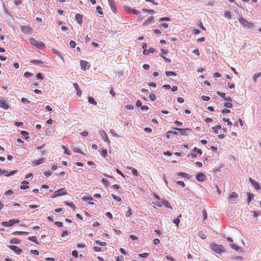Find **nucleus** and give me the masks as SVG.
Masks as SVG:
<instances>
[{
	"label": "nucleus",
	"mask_w": 261,
	"mask_h": 261,
	"mask_svg": "<svg viewBox=\"0 0 261 261\" xmlns=\"http://www.w3.org/2000/svg\"><path fill=\"white\" fill-rule=\"evenodd\" d=\"M211 248L215 252L219 254L225 252L224 247L222 245L216 243H212L211 244Z\"/></svg>",
	"instance_id": "nucleus-1"
},
{
	"label": "nucleus",
	"mask_w": 261,
	"mask_h": 261,
	"mask_svg": "<svg viewBox=\"0 0 261 261\" xmlns=\"http://www.w3.org/2000/svg\"><path fill=\"white\" fill-rule=\"evenodd\" d=\"M240 23L243 27L251 28L254 27V23L248 21L242 16L238 18Z\"/></svg>",
	"instance_id": "nucleus-2"
},
{
	"label": "nucleus",
	"mask_w": 261,
	"mask_h": 261,
	"mask_svg": "<svg viewBox=\"0 0 261 261\" xmlns=\"http://www.w3.org/2000/svg\"><path fill=\"white\" fill-rule=\"evenodd\" d=\"M29 41L30 43L32 45L36 46L37 48H43L45 46V45L43 42L38 41L33 38H31Z\"/></svg>",
	"instance_id": "nucleus-3"
},
{
	"label": "nucleus",
	"mask_w": 261,
	"mask_h": 261,
	"mask_svg": "<svg viewBox=\"0 0 261 261\" xmlns=\"http://www.w3.org/2000/svg\"><path fill=\"white\" fill-rule=\"evenodd\" d=\"M67 194L65 188H61L58 191L54 192V194L50 196L51 198H55L57 197L65 195Z\"/></svg>",
	"instance_id": "nucleus-4"
},
{
	"label": "nucleus",
	"mask_w": 261,
	"mask_h": 261,
	"mask_svg": "<svg viewBox=\"0 0 261 261\" xmlns=\"http://www.w3.org/2000/svg\"><path fill=\"white\" fill-rule=\"evenodd\" d=\"M0 107L5 110H7L10 107L7 99L3 97H0Z\"/></svg>",
	"instance_id": "nucleus-5"
},
{
	"label": "nucleus",
	"mask_w": 261,
	"mask_h": 261,
	"mask_svg": "<svg viewBox=\"0 0 261 261\" xmlns=\"http://www.w3.org/2000/svg\"><path fill=\"white\" fill-rule=\"evenodd\" d=\"M19 221L16 219H11L9 221H4L2 223L3 226L5 227H10L15 224L18 223Z\"/></svg>",
	"instance_id": "nucleus-6"
},
{
	"label": "nucleus",
	"mask_w": 261,
	"mask_h": 261,
	"mask_svg": "<svg viewBox=\"0 0 261 261\" xmlns=\"http://www.w3.org/2000/svg\"><path fill=\"white\" fill-rule=\"evenodd\" d=\"M173 129L179 131L181 136H187L188 133L191 132V129L189 128H180L177 127H174Z\"/></svg>",
	"instance_id": "nucleus-7"
},
{
	"label": "nucleus",
	"mask_w": 261,
	"mask_h": 261,
	"mask_svg": "<svg viewBox=\"0 0 261 261\" xmlns=\"http://www.w3.org/2000/svg\"><path fill=\"white\" fill-rule=\"evenodd\" d=\"M21 30L24 34H31L33 31V29L30 25H23L21 27Z\"/></svg>",
	"instance_id": "nucleus-8"
},
{
	"label": "nucleus",
	"mask_w": 261,
	"mask_h": 261,
	"mask_svg": "<svg viewBox=\"0 0 261 261\" xmlns=\"http://www.w3.org/2000/svg\"><path fill=\"white\" fill-rule=\"evenodd\" d=\"M238 195L237 193L233 192H232L229 197L230 202L232 203H237L238 200Z\"/></svg>",
	"instance_id": "nucleus-9"
},
{
	"label": "nucleus",
	"mask_w": 261,
	"mask_h": 261,
	"mask_svg": "<svg viewBox=\"0 0 261 261\" xmlns=\"http://www.w3.org/2000/svg\"><path fill=\"white\" fill-rule=\"evenodd\" d=\"M154 199L153 201V203L155 205H156L158 206L161 207L162 206V202L163 200H162L159 196L156 194H154Z\"/></svg>",
	"instance_id": "nucleus-10"
},
{
	"label": "nucleus",
	"mask_w": 261,
	"mask_h": 261,
	"mask_svg": "<svg viewBox=\"0 0 261 261\" xmlns=\"http://www.w3.org/2000/svg\"><path fill=\"white\" fill-rule=\"evenodd\" d=\"M192 152L191 153V156L193 158H196L197 155L195 154H197L199 155H201L202 153V151L200 149H198L197 147H194L192 150Z\"/></svg>",
	"instance_id": "nucleus-11"
},
{
	"label": "nucleus",
	"mask_w": 261,
	"mask_h": 261,
	"mask_svg": "<svg viewBox=\"0 0 261 261\" xmlns=\"http://www.w3.org/2000/svg\"><path fill=\"white\" fill-rule=\"evenodd\" d=\"M80 66L81 69L84 70L89 69L90 67V66L88 64V63L84 60H82L80 61Z\"/></svg>",
	"instance_id": "nucleus-12"
},
{
	"label": "nucleus",
	"mask_w": 261,
	"mask_h": 261,
	"mask_svg": "<svg viewBox=\"0 0 261 261\" xmlns=\"http://www.w3.org/2000/svg\"><path fill=\"white\" fill-rule=\"evenodd\" d=\"M196 179L199 181L202 182L205 180L206 176L204 173H200L196 175Z\"/></svg>",
	"instance_id": "nucleus-13"
},
{
	"label": "nucleus",
	"mask_w": 261,
	"mask_h": 261,
	"mask_svg": "<svg viewBox=\"0 0 261 261\" xmlns=\"http://www.w3.org/2000/svg\"><path fill=\"white\" fill-rule=\"evenodd\" d=\"M17 172V170H14V171H11L9 173H8V171L7 170H5V169H1V171H0V173L1 174H5L6 176H10L11 175H14V174H15L16 172Z\"/></svg>",
	"instance_id": "nucleus-14"
},
{
	"label": "nucleus",
	"mask_w": 261,
	"mask_h": 261,
	"mask_svg": "<svg viewBox=\"0 0 261 261\" xmlns=\"http://www.w3.org/2000/svg\"><path fill=\"white\" fill-rule=\"evenodd\" d=\"M8 247L11 249L12 250L14 251L17 254H20L22 252V250L17 246L10 245L8 246Z\"/></svg>",
	"instance_id": "nucleus-15"
},
{
	"label": "nucleus",
	"mask_w": 261,
	"mask_h": 261,
	"mask_svg": "<svg viewBox=\"0 0 261 261\" xmlns=\"http://www.w3.org/2000/svg\"><path fill=\"white\" fill-rule=\"evenodd\" d=\"M73 86L76 90V94L79 96H81L82 94V92L81 89L80 88V87H79L78 84L77 83H74L73 84Z\"/></svg>",
	"instance_id": "nucleus-16"
},
{
	"label": "nucleus",
	"mask_w": 261,
	"mask_h": 261,
	"mask_svg": "<svg viewBox=\"0 0 261 261\" xmlns=\"http://www.w3.org/2000/svg\"><path fill=\"white\" fill-rule=\"evenodd\" d=\"M154 17L152 16L149 17L143 23L144 26L147 25L148 24L151 23L153 22Z\"/></svg>",
	"instance_id": "nucleus-17"
},
{
	"label": "nucleus",
	"mask_w": 261,
	"mask_h": 261,
	"mask_svg": "<svg viewBox=\"0 0 261 261\" xmlns=\"http://www.w3.org/2000/svg\"><path fill=\"white\" fill-rule=\"evenodd\" d=\"M75 19L80 24H81L83 22V16L80 14H77L75 15Z\"/></svg>",
	"instance_id": "nucleus-18"
},
{
	"label": "nucleus",
	"mask_w": 261,
	"mask_h": 261,
	"mask_svg": "<svg viewBox=\"0 0 261 261\" xmlns=\"http://www.w3.org/2000/svg\"><path fill=\"white\" fill-rule=\"evenodd\" d=\"M99 134L100 135V136L105 140V141H109V138L108 137V136L104 130H100L99 132Z\"/></svg>",
	"instance_id": "nucleus-19"
},
{
	"label": "nucleus",
	"mask_w": 261,
	"mask_h": 261,
	"mask_svg": "<svg viewBox=\"0 0 261 261\" xmlns=\"http://www.w3.org/2000/svg\"><path fill=\"white\" fill-rule=\"evenodd\" d=\"M108 2H109V4L110 6L111 7V9H112V11L114 12H116V10H117V9H116V7L115 6V4L114 1L113 0H108Z\"/></svg>",
	"instance_id": "nucleus-20"
},
{
	"label": "nucleus",
	"mask_w": 261,
	"mask_h": 261,
	"mask_svg": "<svg viewBox=\"0 0 261 261\" xmlns=\"http://www.w3.org/2000/svg\"><path fill=\"white\" fill-rule=\"evenodd\" d=\"M155 50L153 47H150L148 49H144L143 51V54L144 55H147L149 53H154Z\"/></svg>",
	"instance_id": "nucleus-21"
},
{
	"label": "nucleus",
	"mask_w": 261,
	"mask_h": 261,
	"mask_svg": "<svg viewBox=\"0 0 261 261\" xmlns=\"http://www.w3.org/2000/svg\"><path fill=\"white\" fill-rule=\"evenodd\" d=\"M249 179H250V182L254 186V187L255 189L258 190L259 189V184L255 180H254L252 178H250Z\"/></svg>",
	"instance_id": "nucleus-22"
},
{
	"label": "nucleus",
	"mask_w": 261,
	"mask_h": 261,
	"mask_svg": "<svg viewBox=\"0 0 261 261\" xmlns=\"http://www.w3.org/2000/svg\"><path fill=\"white\" fill-rule=\"evenodd\" d=\"M44 161H45L44 158L40 159L37 161H34L33 162V164L34 166H38L39 165H40V164L43 163L44 162Z\"/></svg>",
	"instance_id": "nucleus-23"
},
{
	"label": "nucleus",
	"mask_w": 261,
	"mask_h": 261,
	"mask_svg": "<svg viewBox=\"0 0 261 261\" xmlns=\"http://www.w3.org/2000/svg\"><path fill=\"white\" fill-rule=\"evenodd\" d=\"M126 168L128 170H130L132 171V173L135 176H138L139 175L138 171L136 169L133 168L129 166H127Z\"/></svg>",
	"instance_id": "nucleus-24"
},
{
	"label": "nucleus",
	"mask_w": 261,
	"mask_h": 261,
	"mask_svg": "<svg viewBox=\"0 0 261 261\" xmlns=\"http://www.w3.org/2000/svg\"><path fill=\"white\" fill-rule=\"evenodd\" d=\"M64 203L65 205L69 206L71 207L73 211H74L76 209V206L72 202H69L67 201H64Z\"/></svg>",
	"instance_id": "nucleus-25"
},
{
	"label": "nucleus",
	"mask_w": 261,
	"mask_h": 261,
	"mask_svg": "<svg viewBox=\"0 0 261 261\" xmlns=\"http://www.w3.org/2000/svg\"><path fill=\"white\" fill-rule=\"evenodd\" d=\"M88 101L91 104H92L94 106L97 105V102L95 101L94 98L92 97H89L88 98Z\"/></svg>",
	"instance_id": "nucleus-26"
},
{
	"label": "nucleus",
	"mask_w": 261,
	"mask_h": 261,
	"mask_svg": "<svg viewBox=\"0 0 261 261\" xmlns=\"http://www.w3.org/2000/svg\"><path fill=\"white\" fill-rule=\"evenodd\" d=\"M28 240L35 243L37 244H38V241L37 238L36 236H32L28 238Z\"/></svg>",
	"instance_id": "nucleus-27"
},
{
	"label": "nucleus",
	"mask_w": 261,
	"mask_h": 261,
	"mask_svg": "<svg viewBox=\"0 0 261 261\" xmlns=\"http://www.w3.org/2000/svg\"><path fill=\"white\" fill-rule=\"evenodd\" d=\"M28 234V232L21 231H16L12 233V234H13V235H16V234L23 235V234Z\"/></svg>",
	"instance_id": "nucleus-28"
},
{
	"label": "nucleus",
	"mask_w": 261,
	"mask_h": 261,
	"mask_svg": "<svg viewBox=\"0 0 261 261\" xmlns=\"http://www.w3.org/2000/svg\"><path fill=\"white\" fill-rule=\"evenodd\" d=\"M96 11L97 14L100 16H102L103 15V12L102 11L101 8L100 6H97L96 7Z\"/></svg>",
	"instance_id": "nucleus-29"
},
{
	"label": "nucleus",
	"mask_w": 261,
	"mask_h": 261,
	"mask_svg": "<svg viewBox=\"0 0 261 261\" xmlns=\"http://www.w3.org/2000/svg\"><path fill=\"white\" fill-rule=\"evenodd\" d=\"M21 135H22V136H25V137L24 138V139L25 140H28L29 139V137L28 136V135H29L28 132H27L26 131H24V130H22L21 132Z\"/></svg>",
	"instance_id": "nucleus-30"
},
{
	"label": "nucleus",
	"mask_w": 261,
	"mask_h": 261,
	"mask_svg": "<svg viewBox=\"0 0 261 261\" xmlns=\"http://www.w3.org/2000/svg\"><path fill=\"white\" fill-rule=\"evenodd\" d=\"M164 205L165 207L172 209V207L170 206L169 202L166 200H163L162 205Z\"/></svg>",
	"instance_id": "nucleus-31"
},
{
	"label": "nucleus",
	"mask_w": 261,
	"mask_h": 261,
	"mask_svg": "<svg viewBox=\"0 0 261 261\" xmlns=\"http://www.w3.org/2000/svg\"><path fill=\"white\" fill-rule=\"evenodd\" d=\"M221 126L220 125H216V126L212 127V129L213 130V132L217 134L218 130L219 129H221Z\"/></svg>",
	"instance_id": "nucleus-32"
},
{
	"label": "nucleus",
	"mask_w": 261,
	"mask_h": 261,
	"mask_svg": "<svg viewBox=\"0 0 261 261\" xmlns=\"http://www.w3.org/2000/svg\"><path fill=\"white\" fill-rule=\"evenodd\" d=\"M10 242L11 243V244H19L20 241L19 239H18L17 238H14V239H11L10 241Z\"/></svg>",
	"instance_id": "nucleus-33"
},
{
	"label": "nucleus",
	"mask_w": 261,
	"mask_h": 261,
	"mask_svg": "<svg viewBox=\"0 0 261 261\" xmlns=\"http://www.w3.org/2000/svg\"><path fill=\"white\" fill-rule=\"evenodd\" d=\"M247 195L248 197L247 200L248 203H250L252 199L253 198V194L250 193H247Z\"/></svg>",
	"instance_id": "nucleus-34"
},
{
	"label": "nucleus",
	"mask_w": 261,
	"mask_h": 261,
	"mask_svg": "<svg viewBox=\"0 0 261 261\" xmlns=\"http://www.w3.org/2000/svg\"><path fill=\"white\" fill-rule=\"evenodd\" d=\"M165 74L166 75V76H176V73L173 72V71H166L165 72Z\"/></svg>",
	"instance_id": "nucleus-35"
},
{
	"label": "nucleus",
	"mask_w": 261,
	"mask_h": 261,
	"mask_svg": "<svg viewBox=\"0 0 261 261\" xmlns=\"http://www.w3.org/2000/svg\"><path fill=\"white\" fill-rule=\"evenodd\" d=\"M261 76V72L257 73L256 74H255L253 75V80L254 82H256L257 81V79L258 77Z\"/></svg>",
	"instance_id": "nucleus-36"
},
{
	"label": "nucleus",
	"mask_w": 261,
	"mask_h": 261,
	"mask_svg": "<svg viewBox=\"0 0 261 261\" xmlns=\"http://www.w3.org/2000/svg\"><path fill=\"white\" fill-rule=\"evenodd\" d=\"M112 196L116 201L118 202H121V199L119 196H116L113 194H112Z\"/></svg>",
	"instance_id": "nucleus-37"
},
{
	"label": "nucleus",
	"mask_w": 261,
	"mask_h": 261,
	"mask_svg": "<svg viewBox=\"0 0 261 261\" xmlns=\"http://www.w3.org/2000/svg\"><path fill=\"white\" fill-rule=\"evenodd\" d=\"M100 154L103 157V158H106L107 155H108V153H107V149H102L100 152Z\"/></svg>",
	"instance_id": "nucleus-38"
},
{
	"label": "nucleus",
	"mask_w": 261,
	"mask_h": 261,
	"mask_svg": "<svg viewBox=\"0 0 261 261\" xmlns=\"http://www.w3.org/2000/svg\"><path fill=\"white\" fill-rule=\"evenodd\" d=\"M73 151L75 153H80L84 154V153L82 151V150L79 148L77 147H74L73 148Z\"/></svg>",
	"instance_id": "nucleus-39"
},
{
	"label": "nucleus",
	"mask_w": 261,
	"mask_h": 261,
	"mask_svg": "<svg viewBox=\"0 0 261 261\" xmlns=\"http://www.w3.org/2000/svg\"><path fill=\"white\" fill-rule=\"evenodd\" d=\"M82 200H84V201H87V200H93V198L91 196H85L84 197H82Z\"/></svg>",
	"instance_id": "nucleus-40"
},
{
	"label": "nucleus",
	"mask_w": 261,
	"mask_h": 261,
	"mask_svg": "<svg viewBox=\"0 0 261 261\" xmlns=\"http://www.w3.org/2000/svg\"><path fill=\"white\" fill-rule=\"evenodd\" d=\"M33 75V73L29 72H25L24 73V77H26V78L31 77Z\"/></svg>",
	"instance_id": "nucleus-41"
},
{
	"label": "nucleus",
	"mask_w": 261,
	"mask_h": 261,
	"mask_svg": "<svg viewBox=\"0 0 261 261\" xmlns=\"http://www.w3.org/2000/svg\"><path fill=\"white\" fill-rule=\"evenodd\" d=\"M224 16L228 19H230L231 18V15L230 12L229 11H226L224 13Z\"/></svg>",
	"instance_id": "nucleus-42"
},
{
	"label": "nucleus",
	"mask_w": 261,
	"mask_h": 261,
	"mask_svg": "<svg viewBox=\"0 0 261 261\" xmlns=\"http://www.w3.org/2000/svg\"><path fill=\"white\" fill-rule=\"evenodd\" d=\"M96 243L99 246H103L106 245V243L105 242H101L100 241L97 240L95 241Z\"/></svg>",
	"instance_id": "nucleus-43"
},
{
	"label": "nucleus",
	"mask_w": 261,
	"mask_h": 261,
	"mask_svg": "<svg viewBox=\"0 0 261 261\" xmlns=\"http://www.w3.org/2000/svg\"><path fill=\"white\" fill-rule=\"evenodd\" d=\"M161 56L164 60L165 62H168V63L171 62V60L170 59H168L166 57H165V56L164 55L161 54Z\"/></svg>",
	"instance_id": "nucleus-44"
},
{
	"label": "nucleus",
	"mask_w": 261,
	"mask_h": 261,
	"mask_svg": "<svg viewBox=\"0 0 261 261\" xmlns=\"http://www.w3.org/2000/svg\"><path fill=\"white\" fill-rule=\"evenodd\" d=\"M129 12L133 13V14H139L140 13V12L138 11H137L136 9H130L129 10Z\"/></svg>",
	"instance_id": "nucleus-45"
},
{
	"label": "nucleus",
	"mask_w": 261,
	"mask_h": 261,
	"mask_svg": "<svg viewBox=\"0 0 261 261\" xmlns=\"http://www.w3.org/2000/svg\"><path fill=\"white\" fill-rule=\"evenodd\" d=\"M202 216L204 220L207 219V213L205 210H203L202 211Z\"/></svg>",
	"instance_id": "nucleus-46"
},
{
	"label": "nucleus",
	"mask_w": 261,
	"mask_h": 261,
	"mask_svg": "<svg viewBox=\"0 0 261 261\" xmlns=\"http://www.w3.org/2000/svg\"><path fill=\"white\" fill-rule=\"evenodd\" d=\"M149 97L151 101H154L156 99V96L154 94H150Z\"/></svg>",
	"instance_id": "nucleus-47"
},
{
	"label": "nucleus",
	"mask_w": 261,
	"mask_h": 261,
	"mask_svg": "<svg viewBox=\"0 0 261 261\" xmlns=\"http://www.w3.org/2000/svg\"><path fill=\"white\" fill-rule=\"evenodd\" d=\"M173 223L176 225V227H178L179 223L180 222V220L179 218H176L173 220Z\"/></svg>",
	"instance_id": "nucleus-48"
},
{
	"label": "nucleus",
	"mask_w": 261,
	"mask_h": 261,
	"mask_svg": "<svg viewBox=\"0 0 261 261\" xmlns=\"http://www.w3.org/2000/svg\"><path fill=\"white\" fill-rule=\"evenodd\" d=\"M198 236L202 239L206 238V236L203 233L202 231H200L198 233Z\"/></svg>",
	"instance_id": "nucleus-49"
},
{
	"label": "nucleus",
	"mask_w": 261,
	"mask_h": 261,
	"mask_svg": "<svg viewBox=\"0 0 261 261\" xmlns=\"http://www.w3.org/2000/svg\"><path fill=\"white\" fill-rule=\"evenodd\" d=\"M62 148L64 150V153L66 154L67 155H70V152H69V150L67 149V148L65 146H63Z\"/></svg>",
	"instance_id": "nucleus-50"
},
{
	"label": "nucleus",
	"mask_w": 261,
	"mask_h": 261,
	"mask_svg": "<svg viewBox=\"0 0 261 261\" xmlns=\"http://www.w3.org/2000/svg\"><path fill=\"white\" fill-rule=\"evenodd\" d=\"M222 120H223V121H225V122H227V125H228L229 126H231L232 125V122H230L229 119H226V118H223Z\"/></svg>",
	"instance_id": "nucleus-51"
},
{
	"label": "nucleus",
	"mask_w": 261,
	"mask_h": 261,
	"mask_svg": "<svg viewBox=\"0 0 261 261\" xmlns=\"http://www.w3.org/2000/svg\"><path fill=\"white\" fill-rule=\"evenodd\" d=\"M16 142L17 145H19L20 144H23L24 143V141L20 139H17L16 140Z\"/></svg>",
	"instance_id": "nucleus-52"
},
{
	"label": "nucleus",
	"mask_w": 261,
	"mask_h": 261,
	"mask_svg": "<svg viewBox=\"0 0 261 261\" xmlns=\"http://www.w3.org/2000/svg\"><path fill=\"white\" fill-rule=\"evenodd\" d=\"M159 27L162 29V28H164V29H167L168 28V24L167 23H162V24H161Z\"/></svg>",
	"instance_id": "nucleus-53"
},
{
	"label": "nucleus",
	"mask_w": 261,
	"mask_h": 261,
	"mask_svg": "<svg viewBox=\"0 0 261 261\" xmlns=\"http://www.w3.org/2000/svg\"><path fill=\"white\" fill-rule=\"evenodd\" d=\"M69 45L71 48H73L75 47L76 43L74 41H71L69 43Z\"/></svg>",
	"instance_id": "nucleus-54"
},
{
	"label": "nucleus",
	"mask_w": 261,
	"mask_h": 261,
	"mask_svg": "<svg viewBox=\"0 0 261 261\" xmlns=\"http://www.w3.org/2000/svg\"><path fill=\"white\" fill-rule=\"evenodd\" d=\"M202 99L203 101H208L210 99V97L209 96H208L203 95L202 96Z\"/></svg>",
	"instance_id": "nucleus-55"
},
{
	"label": "nucleus",
	"mask_w": 261,
	"mask_h": 261,
	"mask_svg": "<svg viewBox=\"0 0 261 261\" xmlns=\"http://www.w3.org/2000/svg\"><path fill=\"white\" fill-rule=\"evenodd\" d=\"M21 101L23 102V103H30V101L26 98H24V97H22L21 99Z\"/></svg>",
	"instance_id": "nucleus-56"
},
{
	"label": "nucleus",
	"mask_w": 261,
	"mask_h": 261,
	"mask_svg": "<svg viewBox=\"0 0 261 261\" xmlns=\"http://www.w3.org/2000/svg\"><path fill=\"white\" fill-rule=\"evenodd\" d=\"M148 255H149V254L148 253H144L140 254L139 255V256L142 258H145V257H147L148 256Z\"/></svg>",
	"instance_id": "nucleus-57"
},
{
	"label": "nucleus",
	"mask_w": 261,
	"mask_h": 261,
	"mask_svg": "<svg viewBox=\"0 0 261 261\" xmlns=\"http://www.w3.org/2000/svg\"><path fill=\"white\" fill-rule=\"evenodd\" d=\"M177 174L178 176H182L184 177H186L188 175L187 173H184V172H179V173H178Z\"/></svg>",
	"instance_id": "nucleus-58"
},
{
	"label": "nucleus",
	"mask_w": 261,
	"mask_h": 261,
	"mask_svg": "<svg viewBox=\"0 0 261 261\" xmlns=\"http://www.w3.org/2000/svg\"><path fill=\"white\" fill-rule=\"evenodd\" d=\"M167 134H172V135H178V132L177 131H171V130H169V131H168L167 132Z\"/></svg>",
	"instance_id": "nucleus-59"
},
{
	"label": "nucleus",
	"mask_w": 261,
	"mask_h": 261,
	"mask_svg": "<svg viewBox=\"0 0 261 261\" xmlns=\"http://www.w3.org/2000/svg\"><path fill=\"white\" fill-rule=\"evenodd\" d=\"M160 21H170V19L168 17H162L160 19Z\"/></svg>",
	"instance_id": "nucleus-60"
},
{
	"label": "nucleus",
	"mask_w": 261,
	"mask_h": 261,
	"mask_svg": "<svg viewBox=\"0 0 261 261\" xmlns=\"http://www.w3.org/2000/svg\"><path fill=\"white\" fill-rule=\"evenodd\" d=\"M14 193L13 191L12 190H9L6 192L5 194L6 195H11Z\"/></svg>",
	"instance_id": "nucleus-61"
},
{
	"label": "nucleus",
	"mask_w": 261,
	"mask_h": 261,
	"mask_svg": "<svg viewBox=\"0 0 261 261\" xmlns=\"http://www.w3.org/2000/svg\"><path fill=\"white\" fill-rule=\"evenodd\" d=\"M224 106L226 108H231L232 107V105L230 102H226Z\"/></svg>",
	"instance_id": "nucleus-62"
},
{
	"label": "nucleus",
	"mask_w": 261,
	"mask_h": 261,
	"mask_svg": "<svg viewBox=\"0 0 261 261\" xmlns=\"http://www.w3.org/2000/svg\"><path fill=\"white\" fill-rule=\"evenodd\" d=\"M72 255L75 258H77L78 257V252L76 250H73L72 252Z\"/></svg>",
	"instance_id": "nucleus-63"
},
{
	"label": "nucleus",
	"mask_w": 261,
	"mask_h": 261,
	"mask_svg": "<svg viewBox=\"0 0 261 261\" xmlns=\"http://www.w3.org/2000/svg\"><path fill=\"white\" fill-rule=\"evenodd\" d=\"M116 261H123V257L121 255L120 256H117L116 257Z\"/></svg>",
	"instance_id": "nucleus-64"
}]
</instances>
